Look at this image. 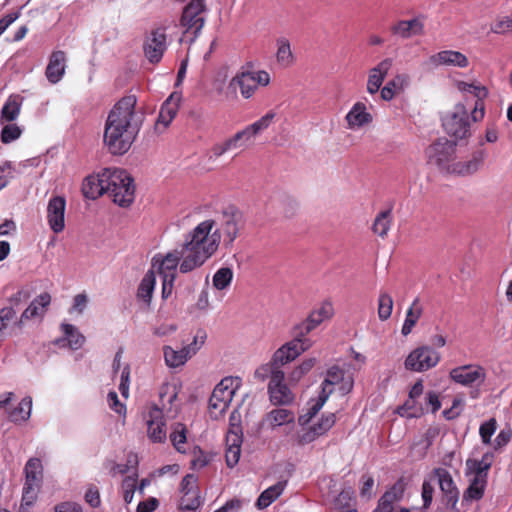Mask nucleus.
Segmentation results:
<instances>
[{"mask_svg": "<svg viewBox=\"0 0 512 512\" xmlns=\"http://www.w3.org/2000/svg\"><path fill=\"white\" fill-rule=\"evenodd\" d=\"M66 69V53L61 50L52 52L49 58V63L46 67V77L50 83H58Z\"/></svg>", "mask_w": 512, "mask_h": 512, "instance_id": "obj_26", "label": "nucleus"}, {"mask_svg": "<svg viewBox=\"0 0 512 512\" xmlns=\"http://www.w3.org/2000/svg\"><path fill=\"white\" fill-rule=\"evenodd\" d=\"M406 490V482L403 477L397 480V482L384 493V497L390 500L392 503L400 501Z\"/></svg>", "mask_w": 512, "mask_h": 512, "instance_id": "obj_53", "label": "nucleus"}, {"mask_svg": "<svg viewBox=\"0 0 512 512\" xmlns=\"http://www.w3.org/2000/svg\"><path fill=\"white\" fill-rule=\"evenodd\" d=\"M349 129H357L372 122V115L362 102L355 103L345 117Z\"/></svg>", "mask_w": 512, "mask_h": 512, "instance_id": "obj_29", "label": "nucleus"}, {"mask_svg": "<svg viewBox=\"0 0 512 512\" xmlns=\"http://www.w3.org/2000/svg\"><path fill=\"white\" fill-rule=\"evenodd\" d=\"M494 461V454L487 452L483 454L481 459L468 458L466 460V474L473 475L475 478L487 479L488 470Z\"/></svg>", "mask_w": 512, "mask_h": 512, "instance_id": "obj_28", "label": "nucleus"}, {"mask_svg": "<svg viewBox=\"0 0 512 512\" xmlns=\"http://www.w3.org/2000/svg\"><path fill=\"white\" fill-rule=\"evenodd\" d=\"M38 489L39 486L36 485H24L21 507H23L24 504L30 506L35 502Z\"/></svg>", "mask_w": 512, "mask_h": 512, "instance_id": "obj_61", "label": "nucleus"}, {"mask_svg": "<svg viewBox=\"0 0 512 512\" xmlns=\"http://www.w3.org/2000/svg\"><path fill=\"white\" fill-rule=\"evenodd\" d=\"M137 98H121L108 114L104 129V144L114 155H123L134 143L141 126V115L136 111Z\"/></svg>", "mask_w": 512, "mask_h": 512, "instance_id": "obj_2", "label": "nucleus"}, {"mask_svg": "<svg viewBox=\"0 0 512 512\" xmlns=\"http://www.w3.org/2000/svg\"><path fill=\"white\" fill-rule=\"evenodd\" d=\"M31 409L32 399L31 397H25L20 401L18 406L10 412L9 417L13 422L26 421L30 417Z\"/></svg>", "mask_w": 512, "mask_h": 512, "instance_id": "obj_43", "label": "nucleus"}, {"mask_svg": "<svg viewBox=\"0 0 512 512\" xmlns=\"http://www.w3.org/2000/svg\"><path fill=\"white\" fill-rule=\"evenodd\" d=\"M62 330L70 348L76 350L82 347L85 342V337L78 331V329L71 324H62Z\"/></svg>", "mask_w": 512, "mask_h": 512, "instance_id": "obj_42", "label": "nucleus"}, {"mask_svg": "<svg viewBox=\"0 0 512 512\" xmlns=\"http://www.w3.org/2000/svg\"><path fill=\"white\" fill-rule=\"evenodd\" d=\"M456 86L460 92L465 94H471L476 98V100L485 99L488 96L487 88L480 84L458 81Z\"/></svg>", "mask_w": 512, "mask_h": 512, "instance_id": "obj_46", "label": "nucleus"}, {"mask_svg": "<svg viewBox=\"0 0 512 512\" xmlns=\"http://www.w3.org/2000/svg\"><path fill=\"white\" fill-rule=\"evenodd\" d=\"M85 501L92 507H98L101 503L100 493L96 486L91 485L85 493Z\"/></svg>", "mask_w": 512, "mask_h": 512, "instance_id": "obj_63", "label": "nucleus"}, {"mask_svg": "<svg viewBox=\"0 0 512 512\" xmlns=\"http://www.w3.org/2000/svg\"><path fill=\"white\" fill-rule=\"evenodd\" d=\"M276 117V113L272 110L260 117L255 122L245 126L237 131L234 136L240 143V148H247L253 144L256 136L269 128Z\"/></svg>", "mask_w": 512, "mask_h": 512, "instance_id": "obj_14", "label": "nucleus"}, {"mask_svg": "<svg viewBox=\"0 0 512 512\" xmlns=\"http://www.w3.org/2000/svg\"><path fill=\"white\" fill-rule=\"evenodd\" d=\"M491 30L494 33L501 34L508 30H512V18L505 17L498 20L492 27Z\"/></svg>", "mask_w": 512, "mask_h": 512, "instance_id": "obj_64", "label": "nucleus"}, {"mask_svg": "<svg viewBox=\"0 0 512 512\" xmlns=\"http://www.w3.org/2000/svg\"><path fill=\"white\" fill-rule=\"evenodd\" d=\"M181 102V95L178 93H172L162 104L158 116V120L156 123V127L158 128L162 125L164 128H167L169 124L173 121L175 116L178 113Z\"/></svg>", "mask_w": 512, "mask_h": 512, "instance_id": "obj_27", "label": "nucleus"}, {"mask_svg": "<svg viewBox=\"0 0 512 512\" xmlns=\"http://www.w3.org/2000/svg\"><path fill=\"white\" fill-rule=\"evenodd\" d=\"M335 423V413L323 414L317 422L298 434V443L300 445H306L317 440L318 438L326 435Z\"/></svg>", "mask_w": 512, "mask_h": 512, "instance_id": "obj_17", "label": "nucleus"}, {"mask_svg": "<svg viewBox=\"0 0 512 512\" xmlns=\"http://www.w3.org/2000/svg\"><path fill=\"white\" fill-rule=\"evenodd\" d=\"M286 482H278L264 490L257 499L256 506L259 509L267 508L275 500H277L283 493Z\"/></svg>", "mask_w": 512, "mask_h": 512, "instance_id": "obj_35", "label": "nucleus"}, {"mask_svg": "<svg viewBox=\"0 0 512 512\" xmlns=\"http://www.w3.org/2000/svg\"><path fill=\"white\" fill-rule=\"evenodd\" d=\"M449 376L463 386L481 385L486 379V371L482 366L469 364L453 368Z\"/></svg>", "mask_w": 512, "mask_h": 512, "instance_id": "obj_16", "label": "nucleus"}, {"mask_svg": "<svg viewBox=\"0 0 512 512\" xmlns=\"http://www.w3.org/2000/svg\"><path fill=\"white\" fill-rule=\"evenodd\" d=\"M314 328L311 326L309 321L306 319L302 320L301 322L297 323L293 329V339L297 340L300 343H303L304 341H311L309 338H306V336L312 332Z\"/></svg>", "mask_w": 512, "mask_h": 512, "instance_id": "obj_54", "label": "nucleus"}, {"mask_svg": "<svg viewBox=\"0 0 512 512\" xmlns=\"http://www.w3.org/2000/svg\"><path fill=\"white\" fill-rule=\"evenodd\" d=\"M241 384V378L229 376L216 385L209 399V413L212 418L223 416Z\"/></svg>", "mask_w": 512, "mask_h": 512, "instance_id": "obj_4", "label": "nucleus"}, {"mask_svg": "<svg viewBox=\"0 0 512 512\" xmlns=\"http://www.w3.org/2000/svg\"><path fill=\"white\" fill-rule=\"evenodd\" d=\"M244 223L242 212L235 207H228L221 213L219 227L213 233L210 232L208 237H212L214 234L218 233L219 243L221 242V236H223L224 245L230 247L239 236L240 231L244 227Z\"/></svg>", "mask_w": 512, "mask_h": 512, "instance_id": "obj_5", "label": "nucleus"}, {"mask_svg": "<svg viewBox=\"0 0 512 512\" xmlns=\"http://www.w3.org/2000/svg\"><path fill=\"white\" fill-rule=\"evenodd\" d=\"M393 310V299L391 295L386 292H382L378 298V317L381 321H385L390 318Z\"/></svg>", "mask_w": 512, "mask_h": 512, "instance_id": "obj_49", "label": "nucleus"}, {"mask_svg": "<svg viewBox=\"0 0 512 512\" xmlns=\"http://www.w3.org/2000/svg\"><path fill=\"white\" fill-rule=\"evenodd\" d=\"M162 409L170 410L177 398V388L174 384L164 383L159 390Z\"/></svg>", "mask_w": 512, "mask_h": 512, "instance_id": "obj_45", "label": "nucleus"}, {"mask_svg": "<svg viewBox=\"0 0 512 512\" xmlns=\"http://www.w3.org/2000/svg\"><path fill=\"white\" fill-rule=\"evenodd\" d=\"M156 284V277L154 270H149L142 278L137 290V297L149 304L152 299L153 291Z\"/></svg>", "mask_w": 512, "mask_h": 512, "instance_id": "obj_37", "label": "nucleus"}, {"mask_svg": "<svg viewBox=\"0 0 512 512\" xmlns=\"http://www.w3.org/2000/svg\"><path fill=\"white\" fill-rule=\"evenodd\" d=\"M16 309L13 306H5L0 309V338L8 328L9 323L16 317Z\"/></svg>", "mask_w": 512, "mask_h": 512, "instance_id": "obj_57", "label": "nucleus"}, {"mask_svg": "<svg viewBox=\"0 0 512 512\" xmlns=\"http://www.w3.org/2000/svg\"><path fill=\"white\" fill-rule=\"evenodd\" d=\"M206 0H190L184 7L180 25L184 34H191V42L199 35L206 22L207 5Z\"/></svg>", "mask_w": 512, "mask_h": 512, "instance_id": "obj_6", "label": "nucleus"}, {"mask_svg": "<svg viewBox=\"0 0 512 512\" xmlns=\"http://www.w3.org/2000/svg\"><path fill=\"white\" fill-rule=\"evenodd\" d=\"M117 175L110 174V168L103 170L97 176H88L82 185V192L86 198L97 199L104 193L107 194V187L115 185V182H121Z\"/></svg>", "mask_w": 512, "mask_h": 512, "instance_id": "obj_12", "label": "nucleus"}, {"mask_svg": "<svg viewBox=\"0 0 512 512\" xmlns=\"http://www.w3.org/2000/svg\"><path fill=\"white\" fill-rule=\"evenodd\" d=\"M51 295L47 292L41 293L36 298H34L28 307L22 312L20 316L19 323H24L28 320L37 317H43L46 313L50 303H51Z\"/></svg>", "mask_w": 512, "mask_h": 512, "instance_id": "obj_25", "label": "nucleus"}, {"mask_svg": "<svg viewBox=\"0 0 512 512\" xmlns=\"http://www.w3.org/2000/svg\"><path fill=\"white\" fill-rule=\"evenodd\" d=\"M31 297V293L26 288H21L8 298L9 306H13L15 309L23 302H26Z\"/></svg>", "mask_w": 512, "mask_h": 512, "instance_id": "obj_59", "label": "nucleus"}, {"mask_svg": "<svg viewBox=\"0 0 512 512\" xmlns=\"http://www.w3.org/2000/svg\"><path fill=\"white\" fill-rule=\"evenodd\" d=\"M318 360L315 357L305 358L289 373L288 380L290 383H298L305 375H307L317 364Z\"/></svg>", "mask_w": 512, "mask_h": 512, "instance_id": "obj_39", "label": "nucleus"}, {"mask_svg": "<svg viewBox=\"0 0 512 512\" xmlns=\"http://www.w3.org/2000/svg\"><path fill=\"white\" fill-rule=\"evenodd\" d=\"M200 503L199 490H188L181 497L180 508L182 510H196Z\"/></svg>", "mask_w": 512, "mask_h": 512, "instance_id": "obj_52", "label": "nucleus"}, {"mask_svg": "<svg viewBox=\"0 0 512 512\" xmlns=\"http://www.w3.org/2000/svg\"><path fill=\"white\" fill-rule=\"evenodd\" d=\"M423 308L419 298H415L406 312V317L401 329V333L404 336L409 335L420 317L422 316Z\"/></svg>", "mask_w": 512, "mask_h": 512, "instance_id": "obj_34", "label": "nucleus"}, {"mask_svg": "<svg viewBox=\"0 0 512 512\" xmlns=\"http://www.w3.org/2000/svg\"><path fill=\"white\" fill-rule=\"evenodd\" d=\"M444 130L456 139H463L469 134L468 112L463 104L455 106L454 111L447 114L442 122Z\"/></svg>", "mask_w": 512, "mask_h": 512, "instance_id": "obj_11", "label": "nucleus"}, {"mask_svg": "<svg viewBox=\"0 0 512 512\" xmlns=\"http://www.w3.org/2000/svg\"><path fill=\"white\" fill-rule=\"evenodd\" d=\"M496 430V420L495 419H489L488 421L481 424L479 433L481 436V439L483 443L489 444L492 435L494 434Z\"/></svg>", "mask_w": 512, "mask_h": 512, "instance_id": "obj_58", "label": "nucleus"}, {"mask_svg": "<svg viewBox=\"0 0 512 512\" xmlns=\"http://www.w3.org/2000/svg\"><path fill=\"white\" fill-rule=\"evenodd\" d=\"M165 363L170 368H178L183 366L190 358L189 349L186 346L180 350H175L170 346L163 347Z\"/></svg>", "mask_w": 512, "mask_h": 512, "instance_id": "obj_33", "label": "nucleus"}, {"mask_svg": "<svg viewBox=\"0 0 512 512\" xmlns=\"http://www.w3.org/2000/svg\"><path fill=\"white\" fill-rule=\"evenodd\" d=\"M136 488V476H128L122 481L123 498L127 504L132 502Z\"/></svg>", "mask_w": 512, "mask_h": 512, "instance_id": "obj_55", "label": "nucleus"}, {"mask_svg": "<svg viewBox=\"0 0 512 512\" xmlns=\"http://www.w3.org/2000/svg\"><path fill=\"white\" fill-rule=\"evenodd\" d=\"M456 155V144L448 140H439L426 149L428 163L445 172Z\"/></svg>", "mask_w": 512, "mask_h": 512, "instance_id": "obj_10", "label": "nucleus"}, {"mask_svg": "<svg viewBox=\"0 0 512 512\" xmlns=\"http://www.w3.org/2000/svg\"><path fill=\"white\" fill-rule=\"evenodd\" d=\"M277 60L284 66H289L293 62V54L291 51L290 43L287 39H279L277 41Z\"/></svg>", "mask_w": 512, "mask_h": 512, "instance_id": "obj_50", "label": "nucleus"}, {"mask_svg": "<svg viewBox=\"0 0 512 512\" xmlns=\"http://www.w3.org/2000/svg\"><path fill=\"white\" fill-rule=\"evenodd\" d=\"M111 175H117L121 182L107 187V194L113 202L121 207H128L135 198V186L131 176L123 169L110 168Z\"/></svg>", "mask_w": 512, "mask_h": 512, "instance_id": "obj_8", "label": "nucleus"}, {"mask_svg": "<svg viewBox=\"0 0 512 512\" xmlns=\"http://www.w3.org/2000/svg\"><path fill=\"white\" fill-rule=\"evenodd\" d=\"M398 412L401 416L417 418L423 415L424 408L417 403V399L408 398Z\"/></svg>", "mask_w": 512, "mask_h": 512, "instance_id": "obj_51", "label": "nucleus"}, {"mask_svg": "<svg viewBox=\"0 0 512 512\" xmlns=\"http://www.w3.org/2000/svg\"><path fill=\"white\" fill-rule=\"evenodd\" d=\"M206 338H207V335L204 331H198L194 338H193V341L188 344L186 346V349H189V353L191 354V356L193 357L200 349L201 347L204 345L205 341H206Z\"/></svg>", "mask_w": 512, "mask_h": 512, "instance_id": "obj_60", "label": "nucleus"}, {"mask_svg": "<svg viewBox=\"0 0 512 512\" xmlns=\"http://www.w3.org/2000/svg\"><path fill=\"white\" fill-rule=\"evenodd\" d=\"M294 421L295 413L284 408L271 410L264 419V423L271 429L294 423Z\"/></svg>", "mask_w": 512, "mask_h": 512, "instance_id": "obj_32", "label": "nucleus"}, {"mask_svg": "<svg viewBox=\"0 0 512 512\" xmlns=\"http://www.w3.org/2000/svg\"><path fill=\"white\" fill-rule=\"evenodd\" d=\"M23 97L18 94L10 95L1 109L0 123L12 122L16 120L20 114L23 104Z\"/></svg>", "mask_w": 512, "mask_h": 512, "instance_id": "obj_31", "label": "nucleus"}, {"mask_svg": "<svg viewBox=\"0 0 512 512\" xmlns=\"http://www.w3.org/2000/svg\"><path fill=\"white\" fill-rule=\"evenodd\" d=\"M233 271L229 267H222L218 269L212 279L213 286L217 290H224L228 288L233 280Z\"/></svg>", "mask_w": 512, "mask_h": 512, "instance_id": "obj_48", "label": "nucleus"}, {"mask_svg": "<svg viewBox=\"0 0 512 512\" xmlns=\"http://www.w3.org/2000/svg\"><path fill=\"white\" fill-rule=\"evenodd\" d=\"M427 62L431 67L447 66L466 68L469 65L467 56L455 50H442L437 52L431 55Z\"/></svg>", "mask_w": 512, "mask_h": 512, "instance_id": "obj_21", "label": "nucleus"}, {"mask_svg": "<svg viewBox=\"0 0 512 512\" xmlns=\"http://www.w3.org/2000/svg\"><path fill=\"white\" fill-rule=\"evenodd\" d=\"M344 377V372L337 366H333L327 371L325 380L322 383V390L318 398L311 404L308 412L301 415L298 419L301 425H305L321 410L328 397L332 394L334 386L339 383Z\"/></svg>", "mask_w": 512, "mask_h": 512, "instance_id": "obj_7", "label": "nucleus"}, {"mask_svg": "<svg viewBox=\"0 0 512 512\" xmlns=\"http://www.w3.org/2000/svg\"><path fill=\"white\" fill-rule=\"evenodd\" d=\"M25 475L27 485L40 486L43 477V466L38 458H31L25 465Z\"/></svg>", "mask_w": 512, "mask_h": 512, "instance_id": "obj_36", "label": "nucleus"}, {"mask_svg": "<svg viewBox=\"0 0 512 512\" xmlns=\"http://www.w3.org/2000/svg\"><path fill=\"white\" fill-rule=\"evenodd\" d=\"M434 475L438 479L440 489L452 497L457 496V489L450 473L443 468L434 469Z\"/></svg>", "mask_w": 512, "mask_h": 512, "instance_id": "obj_40", "label": "nucleus"}, {"mask_svg": "<svg viewBox=\"0 0 512 512\" xmlns=\"http://www.w3.org/2000/svg\"><path fill=\"white\" fill-rule=\"evenodd\" d=\"M408 83V76L404 74H397L386 85L389 86L395 93H398L404 89Z\"/></svg>", "mask_w": 512, "mask_h": 512, "instance_id": "obj_62", "label": "nucleus"}, {"mask_svg": "<svg viewBox=\"0 0 512 512\" xmlns=\"http://www.w3.org/2000/svg\"><path fill=\"white\" fill-rule=\"evenodd\" d=\"M186 427L182 423H176L172 427V432L170 434V440L175 447V449L180 452H185V444H186Z\"/></svg>", "mask_w": 512, "mask_h": 512, "instance_id": "obj_44", "label": "nucleus"}, {"mask_svg": "<svg viewBox=\"0 0 512 512\" xmlns=\"http://www.w3.org/2000/svg\"><path fill=\"white\" fill-rule=\"evenodd\" d=\"M66 200L62 196L50 198L47 205V222L50 229L58 234L65 229Z\"/></svg>", "mask_w": 512, "mask_h": 512, "instance_id": "obj_20", "label": "nucleus"}, {"mask_svg": "<svg viewBox=\"0 0 512 512\" xmlns=\"http://www.w3.org/2000/svg\"><path fill=\"white\" fill-rule=\"evenodd\" d=\"M22 134L21 128L16 124H7L2 128L1 141L5 144L18 139Z\"/></svg>", "mask_w": 512, "mask_h": 512, "instance_id": "obj_56", "label": "nucleus"}, {"mask_svg": "<svg viewBox=\"0 0 512 512\" xmlns=\"http://www.w3.org/2000/svg\"><path fill=\"white\" fill-rule=\"evenodd\" d=\"M166 47L165 31L161 28H157L151 31L144 42L143 50L145 57L151 63H158L162 59Z\"/></svg>", "mask_w": 512, "mask_h": 512, "instance_id": "obj_19", "label": "nucleus"}, {"mask_svg": "<svg viewBox=\"0 0 512 512\" xmlns=\"http://www.w3.org/2000/svg\"><path fill=\"white\" fill-rule=\"evenodd\" d=\"M440 353L430 346H421L409 353L404 365L407 370L424 372L435 367L440 361Z\"/></svg>", "mask_w": 512, "mask_h": 512, "instance_id": "obj_9", "label": "nucleus"}, {"mask_svg": "<svg viewBox=\"0 0 512 512\" xmlns=\"http://www.w3.org/2000/svg\"><path fill=\"white\" fill-rule=\"evenodd\" d=\"M285 374L279 368L271 370L268 393L274 405H287L293 402L294 395L284 383Z\"/></svg>", "mask_w": 512, "mask_h": 512, "instance_id": "obj_13", "label": "nucleus"}, {"mask_svg": "<svg viewBox=\"0 0 512 512\" xmlns=\"http://www.w3.org/2000/svg\"><path fill=\"white\" fill-rule=\"evenodd\" d=\"M242 444V430L239 425L232 424L226 436L225 459L228 467H234L240 459Z\"/></svg>", "mask_w": 512, "mask_h": 512, "instance_id": "obj_22", "label": "nucleus"}, {"mask_svg": "<svg viewBox=\"0 0 512 512\" xmlns=\"http://www.w3.org/2000/svg\"><path fill=\"white\" fill-rule=\"evenodd\" d=\"M486 486H487V479H484L483 476H481V478L473 477L469 487L464 492V499L465 500H480L484 495Z\"/></svg>", "mask_w": 512, "mask_h": 512, "instance_id": "obj_41", "label": "nucleus"}, {"mask_svg": "<svg viewBox=\"0 0 512 512\" xmlns=\"http://www.w3.org/2000/svg\"><path fill=\"white\" fill-rule=\"evenodd\" d=\"M215 226V220L207 219L191 230L185 241L166 254H156L152 268L162 278V298L167 299L173 291L177 268L181 273H189L201 267L219 248L218 233L208 237Z\"/></svg>", "mask_w": 512, "mask_h": 512, "instance_id": "obj_1", "label": "nucleus"}, {"mask_svg": "<svg viewBox=\"0 0 512 512\" xmlns=\"http://www.w3.org/2000/svg\"><path fill=\"white\" fill-rule=\"evenodd\" d=\"M238 148H240V143L237 141L236 137L232 135L221 142L215 143L211 147V154L213 157L219 158L225 153Z\"/></svg>", "mask_w": 512, "mask_h": 512, "instance_id": "obj_47", "label": "nucleus"}, {"mask_svg": "<svg viewBox=\"0 0 512 512\" xmlns=\"http://www.w3.org/2000/svg\"><path fill=\"white\" fill-rule=\"evenodd\" d=\"M270 75L264 70H241L229 81L228 89L236 95L237 89L244 99L252 98L259 87L270 84Z\"/></svg>", "mask_w": 512, "mask_h": 512, "instance_id": "obj_3", "label": "nucleus"}, {"mask_svg": "<svg viewBox=\"0 0 512 512\" xmlns=\"http://www.w3.org/2000/svg\"><path fill=\"white\" fill-rule=\"evenodd\" d=\"M391 32L403 39H408L413 36L422 35L424 32V25L417 18L401 20L391 27Z\"/></svg>", "mask_w": 512, "mask_h": 512, "instance_id": "obj_30", "label": "nucleus"}, {"mask_svg": "<svg viewBox=\"0 0 512 512\" xmlns=\"http://www.w3.org/2000/svg\"><path fill=\"white\" fill-rule=\"evenodd\" d=\"M147 436L153 443H163L167 439L166 423L162 409L153 406L146 417Z\"/></svg>", "mask_w": 512, "mask_h": 512, "instance_id": "obj_18", "label": "nucleus"}, {"mask_svg": "<svg viewBox=\"0 0 512 512\" xmlns=\"http://www.w3.org/2000/svg\"><path fill=\"white\" fill-rule=\"evenodd\" d=\"M393 63L394 61L392 58H385L368 71L366 89L369 94H376L380 90L386 76L393 66Z\"/></svg>", "mask_w": 512, "mask_h": 512, "instance_id": "obj_23", "label": "nucleus"}, {"mask_svg": "<svg viewBox=\"0 0 512 512\" xmlns=\"http://www.w3.org/2000/svg\"><path fill=\"white\" fill-rule=\"evenodd\" d=\"M312 346L313 341H304L303 343H300L297 340L292 339L274 352L271 360L272 365L277 366L278 368L279 366L290 363L302 353L309 350Z\"/></svg>", "mask_w": 512, "mask_h": 512, "instance_id": "obj_15", "label": "nucleus"}, {"mask_svg": "<svg viewBox=\"0 0 512 512\" xmlns=\"http://www.w3.org/2000/svg\"><path fill=\"white\" fill-rule=\"evenodd\" d=\"M392 224V212L390 209L381 211L375 218L372 231L380 236L381 238H385L391 228Z\"/></svg>", "mask_w": 512, "mask_h": 512, "instance_id": "obj_38", "label": "nucleus"}, {"mask_svg": "<svg viewBox=\"0 0 512 512\" xmlns=\"http://www.w3.org/2000/svg\"><path fill=\"white\" fill-rule=\"evenodd\" d=\"M485 152L479 151L477 152L472 159L468 161H460L457 160L456 155L454 156L452 162L448 166L447 170L444 173L453 174L458 176H467L478 171L480 166L482 165L485 159Z\"/></svg>", "mask_w": 512, "mask_h": 512, "instance_id": "obj_24", "label": "nucleus"}]
</instances>
